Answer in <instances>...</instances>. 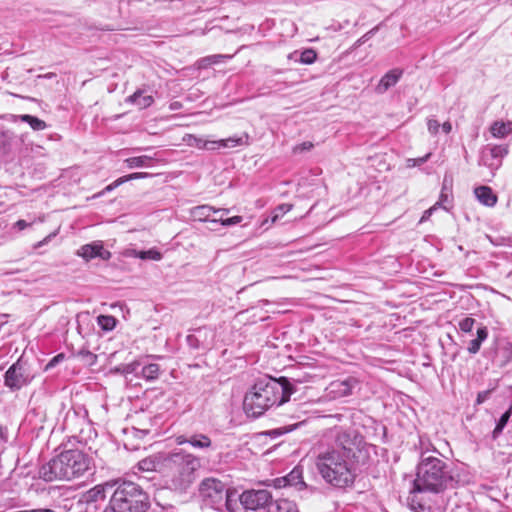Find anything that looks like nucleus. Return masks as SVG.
I'll return each mask as SVG.
<instances>
[{"instance_id":"nucleus-22","label":"nucleus","mask_w":512,"mask_h":512,"mask_svg":"<svg viewBox=\"0 0 512 512\" xmlns=\"http://www.w3.org/2000/svg\"><path fill=\"white\" fill-rule=\"evenodd\" d=\"M161 373V368L156 363H148L143 359V364L141 365L140 376L147 381H154L159 378Z\"/></svg>"},{"instance_id":"nucleus-18","label":"nucleus","mask_w":512,"mask_h":512,"mask_svg":"<svg viewBox=\"0 0 512 512\" xmlns=\"http://www.w3.org/2000/svg\"><path fill=\"white\" fill-rule=\"evenodd\" d=\"M403 75L402 69H392L388 71L379 81V84L376 87V90L378 93H384L389 88L396 85V83L399 81L401 76Z\"/></svg>"},{"instance_id":"nucleus-7","label":"nucleus","mask_w":512,"mask_h":512,"mask_svg":"<svg viewBox=\"0 0 512 512\" xmlns=\"http://www.w3.org/2000/svg\"><path fill=\"white\" fill-rule=\"evenodd\" d=\"M199 496L207 506L217 510L227 504L225 484L215 478H206L200 483Z\"/></svg>"},{"instance_id":"nucleus-41","label":"nucleus","mask_w":512,"mask_h":512,"mask_svg":"<svg viewBox=\"0 0 512 512\" xmlns=\"http://www.w3.org/2000/svg\"><path fill=\"white\" fill-rule=\"evenodd\" d=\"M147 174L146 173H132V174H129V175H126L124 177H121L119 179H117L115 182H114V186H119L120 184L126 182V181H129V180H132V179H139V178H143L145 177Z\"/></svg>"},{"instance_id":"nucleus-15","label":"nucleus","mask_w":512,"mask_h":512,"mask_svg":"<svg viewBox=\"0 0 512 512\" xmlns=\"http://www.w3.org/2000/svg\"><path fill=\"white\" fill-rule=\"evenodd\" d=\"M77 254L84 258L85 260H90L95 257H100L101 259L106 260L110 257V252L104 250L102 244L99 242L83 245L77 251Z\"/></svg>"},{"instance_id":"nucleus-29","label":"nucleus","mask_w":512,"mask_h":512,"mask_svg":"<svg viewBox=\"0 0 512 512\" xmlns=\"http://www.w3.org/2000/svg\"><path fill=\"white\" fill-rule=\"evenodd\" d=\"M20 119L23 122L28 123L30 125V127L35 131L44 130L47 127L46 123L43 120H41L35 116H32V115H28V114L21 115Z\"/></svg>"},{"instance_id":"nucleus-44","label":"nucleus","mask_w":512,"mask_h":512,"mask_svg":"<svg viewBox=\"0 0 512 512\" xmlns=\"http://www.w3.org/2000/svg\"><path fill=\"white\" fill-rule=\"evenodd\" d=\"M313 147V144L311 142H303L300 145L296 146L294 148L295 152H303L306 150H310Z\"/></svg>"},{"instance_id":"nucleus-16","label":"nucleus","mask_w":512,"mask_h":512,"mask_svg":"<svg viewBox=\"0 0 512 512\" xmlns=\"http://www.w3.org/2000/svg\"><path fill=\"white\" fill-rule=\"evenodd\" d=\"M176 443L178 445L190 444L193 448L204 449L209 448L212 444L211 439L204 434H193L189 437L180 435L176 437Z\"/></svg>"},{"instance_id":"nucleus-54","label":"nucleus","mask_w":512,"mask_h":512,"mask_svg":"<svg viewBox=\"0 0 512 512\" xmlns=\"http://www.w3.org/2000/svg\"><path fill=\"white\" fill-rule=\"evenodd\" d=\"M161 358L160 356H156V355H148L145 357V359H159Z\"/></svg>"},{"instance_id":"nucleus-25","label":"nucleus","mask_w":512,"mask_h":512,"mask_svg":"<svg viewBox=\"0 0 512 512\" xmlns=\"http://www.w3.org/2000/svg\"><path fill=\"white\" fill-rule=\"evenodd\" d=\"M490 132L495 138H504L512 133V122L495 121L490 127Z\"/></svg>"},{"instance_id":"nucleus-1","label":"nucleus","mask_w":512,"mask_h":512,"mask_svg":"<svg viewBox=\"0 0 512 512\" xmlns=\"http://www.w3.org/2000/svg\"><path fill=\"white\" fill-rule=\"evenodd\" d=\"M353 442L345 432L339 433L335 444L318 453L315 467L323 480L336 488H346L355 481V468L352 461Z\"/></svg>"},{"instance_id":"nucleus-34","label":"nucleus","mask_w":512,"mask_h":512,"mask_svg":"<svg viewBox=\"0 0 512 512\" xmlns=\"http://www.w3.org/2000/svg\"><path fill=\"white\" fill-rule=\"evenodd\" d=\"M143 364V359L135 360L131 363L125 364L122 367V373L127 374H135L136 376H139V369L141 368V365Z\"/></svg>"},{"instance_id":"nucleus-9","label":"nucleus","mask_w":512,"mask_h":512,"mask_svg":"<svg viewBox=\"0 0 512 512\" xmlns=\"http://www.w3.org/2000/svg\"><path fill=\"white\" fill-rule=\"evenodd\" d=\"M115 484L106 483L105 485H97L92 489L88 490L81 497L80 502L85 504L84 511L87 512H102L106 505V492L112 490Z\"/></svg>"},{"instance_id":"nucleus-45","label":"nucleus","mask_w":512,"mask_h":512,"mask_svg":"<svg viewBox=\"0 0 512 512\" xmlns=\"http://www.w3.org/2000/svg\"><path fill=\"white\" fill-rule=\"evenodd\" d=\"M56 233H51L49 234L48 236H46L43 240L37 242L35 245H34V248L35 249H38L40 247H42L43 245L47 244L53 237H55Z\"/></svg>"},{"instance_id":"nucleus-33","label":"nucleus","mask_w":512,"mask_h":512,"mask_svg":"<svg viewBox=\"0 0 512 512\" xmlns=\"http://www.w3.org/2000/svg\"><path fill=\"white\" fill-rule=\"evenodd\" d=\"M317 53L314 49L308 48L300 53V57L297 61L302 64H312L316 61Z\"/></svg>"},{"instance_id":"nucleus-14","label":"nucleus","mask_w":512,"mask_h":512,"mask_svg":"<svg viewBox=\"0 0 512 512\" xmlns=\"http://www.w3.org/2000/svg\"><path fill=\"white\" fill-rule=\"evenodd\" d=\"M357 384V379L349 377L345 380H336L331 382L328 390L334 398L345 397L352 394V390L357 386Z\"/></svg>"},{"instance_id":"nucleus-12","label":"nucleus","mask_w":512,"mask_h":512,"mask_svg":"<svg viewBox=\"0 0 512 512\" xmlns=\"http://www.w3.org/2000/svg\"><path fill=\"white\" fill-rule=\"evenodd\" d=\"M484 355L499 367L512 361V343L506 340H497L493 346L484 351Z\"/></svg>"},{"instance_id":"nucleus-24","label":"nucleus","mask_w":512,"mask_h":512,"mask_svg":"<svg viewBox=\"0 0 512 512\" xmlns=\"http://www.w3.org/2000/svg\"><path fill=\"white\" fill-rule=\"evenodd\" d=\"M266 512H298L297 506L294 502L287 499H279L271 501Z\"/></svg>"},{"instance_id":"nucleus-40","label":"nucleus","mask_w":512,"mask_h":512,"mask_svg":"<svg viewBox=\"0 0 512 512\" xmlns=\"http://www.w3.org/2000/svg\"><path fill=\"white\" fill-rule=\"evenodd\" d=\"M430 156H431V153H428V154L424 155L423 157L409 158L406 160V166L408 168L420 166V165L424 164L425 162H427L428 159L430 158Z\"/></svg>"},{"instance_id":"nucleus-30","label":"nucleus","mask_w":512,"mask_h":512,"mask_svg":"<svg viewBox=\"0 0 512 512\" xmlns=\"http://www.w3.org/2000/svg\"><path fill=\"white\" fill-rule=\"evenodd\" d=\"M512 415V406L502 414L500 419L498 420L496 427L493 430V438L496 439L503 431L504 427L508 423L510 417Z\"/></svg>"},{"instance_id":"nucleus-10","label":"nucleus","mask_w":512,"mask_h":512,"mask_svg":"<svg viewBox=\"0 0 512 512\" xmlns=\"http://www.w3.org/2000/svg\"><path fill=\"white\" fill-rule=\"evenodd\" d=\"M507 154L508 146L506 145H486L481 150L479 164L488 167L491 171V177H493Z\"/></svg>"},{"instance_id":"nucleus-56","label":"nucleus","mask_w":512,"mask_h":512,"mask_svg":"<svg viewBox=\"0 0 512 512\" xmlns=\"http://www.w3.org/2000/svg\"><path fill=\"white\" fill-rule=\"evenodd\" d=\"M301 424H302V422H300V423H296V425H294V427H293V428H296V427H298V426H299V425H301Z\"/></svg>"},{"instance_id":"nucleus-43","label":"nucleus","mask_w":512,"mask_h":512,"mask_svg":"<svg viewBox=\"0 0 512 512\" xmlns=\"http://www.w3.org/2000/svg\"><path fill=\"white\" fill-rule=\"evenodd\" d=\"M440 124L435 119L428 120V130L432 134H436L439 130Z\"/></svg>"},{"instance_id":"nucleus-42","label":"nucleus","mask_w":512,"mask_h":512,"mask_svg":"<svg viewBox=\"0 0 512 512\" xmlns=\"http://www.w3.org/2000/svg\"><path fill=\"white\" fill-rule=\"evenodd\" d=\"M292 204H281L275 210V215L272 218V222H275L281 215L289 212L292 209Z\"/></svg>"},{"instance_id":"nucleus-46","label":"nucleus","mask_w":512,"mask_h":512,"mask_svg":"<svg viewBox=\"0 0 512 512\" xmlns=\"http://www.w3.org/2000/svg\"><path fill=\"white\" fill-rule=\"evenodd\" d=\"M435 209H436V205L431 207V208H429L428 210L424 211V213H423V215H422V217L420 219V223L428 220L431 217V215H432V213H433V211Z\"/></svg>"},{"instance_id":"nucleus-17","label":"nucleus","mask_w":512,"mask_h":512,"mask_svg":"<svg viewBox=\"0 0 512 512\" xmlns=\"http://www.w3.org/2000/svg\"><path fill=\"white\" fill-rule=\"evenodd\" d=\"M219 212L229 213V209L221 208V209L215 210L213 207H211L209 205H201V206H197V207L193 208L191 213L195 220L208 221L211 223H218L217 218L211 219L210 217L213 213H219Z\"/></svg>"},{"instance_id":"nucleus-4","label":"nucleus","mask_w":512,"mask_h":512,"mask_svg":"<svg viewBox=\"0 0 512 512\" xmlns=\"http://www.w3.org/2000/svg\"><path fill=\"white\" fill-rule=\"evenodd\" d=\"M90 468V460L82 451L73 449L61 452L38 470L40 479L46 482L73 480L83 476Z\"/></svg>"},{"instance_id":"nucleus-55","label":"nucleus","mask_w":512,"mask_h":512,"mask_svg":"<svg viewBox=\"0 0 512 512\" xmlns=\"http://www.w3.org/2000/svg\"><path fill=\"white\" fill-rule=\"evenodd\" d=\"M295 55H297V51L290 53L289 58L294 59Z\"/></svg>"},{"instance_id":"nucleus-48","label":"nucleus","mask_w":512,"mask_h":512,"mask_svg":"<svg viewBox=\"0 0 512 512\" xmlns=\"http://www.w3.org/2000/svg\"><path fill=\"white\" fill-rule=\"evenodd\" d=\"M29 224L25 221V220H18L14 226L18 229V230H23L25 229Z\"/></svg>"},{"instance_id":"nucleus-52","label":"nucleus","mask_w":512,"mask_h":512,"mask_svg":"<svg viewBox=\"0 0 512 512\" xmlns=\"http://www.w3.org/2000/svg\"><path fill=\"white\" fill-rule=\"evenodd\" d=\"M371 33H372V31L368 32V33H367V34H365L363 37H361V38L358 40V44H362V43H364V42L367 40L368 36H369Z\"/></svg>"},{"instance_id":"nucleus-13","label":"nucleus","mask_w":512,"mask_h":512,"mask_svg":"<svg viewBox=\"0 0 512 512\" xmlns=\"http://www.w3.org/2000/svg\"><path fill=\"white\" fill-rule=\"evenodd\" d=\"M275 487L277 488H294L296 491L310 490L313 492L315 489L308 487L303 480V469L296 466L292 471L284 477L276 478L274 480Z\"/></svg>"},{"instance_id":"nucleus-21","label":"nucleus","mask_w":512,"mask_h":512,"mask_svg":"<svg viewBox=\"0 0 512 512\" xmlns=\"http://www.w3.org/2000/svg\"><path fill=\"white\" fill-rule=\"evenodd\" d=\"M488 338V329L484 325H480L476 331V338L471 340L467 346L470 354H477L480 351L482 343Z\"/></svg>"},{"instance_id":"nucleus-2","label":"nucleus","mask_w":512,"mask_h":512,"mask_svg":"<svg viewBox=\"0 0 512 512\" xmlns=\"http://www.w3.org/2000/svg\"><path fill=\"white\" fill-rule=\"evenodd\" d=\"M294 392L286 377L259 379L245 394L243 407L248 415L259 417L272 406L287 402Z\"/></svg>"},{"instance_id":"nucleus-11","label":"nucleus","mask_w":512,"mask_h":512,"mask_svg":"<svg viewBox=\"0 0 512 512\" xmlns=\"http://www.w3.org/2000/svg\"><path fill=\"white\" fill-rule=\"evenodd\" d=\"M4 378L5 386L12 391L21 389L31 381L24 364L19 360L6 371Z\"/></svg>"},{"instance_id":"nucleus-32","label":"nucleus","mask_w":512,"mask_h":512,"mask_svg":"<svg viewBox=\"0 0 512 512\" xmlns=\"http://www.w3.org/2000/svg\"><path fill=\"white\" fill-rule=\"evenodd\" d=\"M229 57L230 56L221 55V54L207 56V57H204V58H202V59H200L198 61V67L199 68H207L208 66L213 65V64H217L222 59L229 58Z\"/></svg>"},{"instance_id":"nucleus-27","label":"nucleus","mask_w":512,"mask_h":512,"mask_svg":"<svg viewBox=\"0 0 512 512\" xmlns=\"http://www.w3.org/2000/svg\"><path fill=\"white\" fill-rule=\"evenodd\" d=\"M151 162L152 157L147 155L131 157L125 160V163L129 168L150 167Z\"/></svg>"},{"instance_id":"nucleus-5","label":"nucleus","mask_w":512,"mask_h":512,"mask_svg":"<svg viewBox=\"0 0 512 512\" xmlns=\"http://www.w3.org/2000/svg\"><path fill=\"white\" fill-rule=\"evenodd\" d=\"M169 469L170 486L176 491H186L195 481L201 461L183 450L169 453L165 458Z\"/></svg>"},{"instance_id":"nucleus-31","label":"nucleus","mask_w":512,"mask_h":512,"mask_svg":"<svg viewBox=\"0 0 512 512\" xmlns=\"http://www.w3.org/2000/svg\"><path fill=\"white\" fill-rule=\"evenodd\" d=\"M117 320L110 315H100L98 317L99 326L105 331H111L115 328Z\"/></svg>"},{"instance_id":"nucleus-47","label":"nucleus","mask_w":512,"mask_h":512,"mask_svg":"<svg viewBox=\"0 0 512 512\" xmlns=\"http://www.w3.org/2000/svg\"><path fill=\"white\" fill-rule=\"evenodd\" d=\"M64 358L63 354H59L55 356L46 366V369L55 366L59 361H61Z\"/></svg>"},{"instance_id":"nucleus-37","label":"nucleus","mask_w":512,"mask_h":512,"mask_svg":"<svg viewBox=\"0 0 512 512\" xmlns=\"http://www.w3.org/2000/svg\"><path fill=\"white\" fill-rule=\"evenodd\" d=\"M220 213H221V215L218 218V222H220L223 226L236 225V224H239L242 221V217L241 216H233V217H230V218H224V215H227L228 213H223V212H220Z\"/></svg>"},{"instance_id":"nucleus-50","label":"nucleus","mask_w":512,"mask_h":512,"mask_svg":"<svg viewBox=\"0 0 512 512\" xmlns=\"http://www.w3.org/2000/svg\"><path fill=\"white\" fill-rule=\"evenodd\" d=\"M487 396H488V392L479 393L478 397H477V403H482L486 399Z\"/></svg>"},{"instance_id":"nucleus-53","label":"nucleus","mask_w":512,"mask_h":512,"mask_svg":"<svg viewBox=\"0 0 512 512\" xmlns=\"http://www.w3.org/2000/svg\"><path fill=\"white\" fill-rule=\"evenodd\" d=\"M371 33H372V31L368 32V33H367V34H365L363 37H361V38L358 40V44H362V43H364V42L367 40L368 36H369Z\"/></svg>"},{"instance_id":"nucleus-39","label":"nucleus","mask_w":512,"mask_h":512,"mask_svg":"<svg viewBox=\"0 0 512 512\" xmlns=\"http://www.w3.org/2000/svg\"><path fill=\"white\" fill-rule=\"evenodd\" d=\"M78 355L90 366L94 365L97 361V355L90 352L89 350H80Z\"/></svg>"},{"instance_id":"nucleus-38","label":"nucleus","mask_w":512,"mask_h":512,"mask_svg":"<svg viewBox=\"0 0 512 512\" xmlns=\"http://www.w3.org/2000/svg\"><path fill=\"white\" fill-rule=\"evenodd\" d=\"M410 507L413 512H440L439 510L426 507L419 502L414 500V496L411 498Z\"/></svg>"},{"instance_id":"nucleus-26","label":"nucleus","mask_w":512,"mask_h":512,"mask_svg":"<svg viewBox=\"0 0 512 512\" xmlns=\"http://www.w3.org/2000/svg\"><path fill=\"white\" fill-rule=\"evenodd\" d=\"M129 256L140 258L142 260H154L159 261L162 259V254L156 249H149L147 251L131 250Z\"/></svg>"},{"instance_id":"nucleus-23","label":"nucleus","mask_w":512,"mask_h":512,"mask_svg":"<svg viewBox=\"0 0 512 512\" xmlns=\"http://www.w3.org/2000/svg\"><path fill=\"white\" fill-rule=\"evenodd\" d=\"M126 102L135 104L140 109H145L152 105L154 99L151 95H144L142 90H137L127 97Z\"/></svg>"},{"instance_id":"nucleus-35","label":"nucleus","mask_w":512,"mask_h":512,"mask_svg":"<svg viewBox=\"0 0 512 512\" xmlns=\"http://www.w3.org/2000/svg\"><path fill=\"white\" fill-rule=\"evenodd\" d=\"M476 323V320L472 317H465L458 322L459 329L464 333H470L473 330V327Z\"/></svg>"},{"instance_id":"nucleus-6","label":"nucleus","mask_w":512,"mask_h":512,"mask_svg":"<svg viewBox=\"0 0 512 512\" xmlns=\"http://www.w3.org/2000/svg\"><path fill=\"white\" fill-rule=\"evenodd\" d=\"M106 512H146L149 507L148 495L139 484L123 481L116 484Z\"/></svg>"},{"instance_id":"nucleus-3","label":"nucleus","mask_w":512,"mask_h":512,"mask_svg":"<svg viewBox=\"0 0 512 512\" xmlns=\"http://www.w3.org/2000/svg\"><path fill=\"white\" fill-rule=\"evenodd\" d=\"M455 487V480L448 464L433 455L423 452L416 468L411 494H441Z\"/></svg>"},{"instance_id":"nucleus-36","label":"nucleus","mask_w":512,"mask_h":512,"mask_svg":"<svg viewBox=\"0 0 512 512\" xmlns=\"http://www.w3.org/2000/svg\"><path fill=\"white\" fill-rule=\"evenodd\" d=\"M138 468L139 470L147 472L155 471L157 468V462L151 457L145 458L138 463Z\"/></svg>"},{"instance_id":"nucleus-51","label":"nucleus","mask_w":512,"mask_h":512,"mask_svg":"<svg viewBox=\"0 0 512 512\" xmlns=\"http://www.w3.org/2000/svg\"><path fill=\"white\" fill-rule=\"evenodd\" d=\"M26 512H54V511L52 509H48V508H39V509L26 510Z\"/></svg>"},{"instance_id":"nucleus-19","label":"nucleus","mask_w":512,"mask_h":512,"mask_svg":"<svg viewBox=\"0 0 512 512\" xmlns=\"http://www.w3.org/2000/svg\"><path fill=\"white\" fill-rule=\"evenodd\" d=\"M477 200L488 207H493L497 203V195L488 186H479L474 189Z\"/></svg>"},{"instance_id":"nucleus-8","label":"nucleus","mask_w":512,"mask_h":512,"mask_svg":"<svg viewBox=\"0 0 512 512\" xmlns=\"http://www.w3.org/2000/svg\"><path fill=\"white\" fill-rule=\"evenodd\" d=\"M271 501L272 495L266 489L246 490L240 495V503L246 511L266 512Z\"/></svg>"},{"instance_id":"nucleus-57","label":"nucleus","mask_w":512,"mask_h":512,"mask_svg":"<svg viewBox=\"0 0 512 512\" xmlns=\"http://www.w3.org/2000/svg\"><path fill=\"white\" fill-rule=\"evenodd\" d=\"M81 512H87V511H84V510H83V511H81ZM102 512H106V511H105V510H103Z\"/></svg>"},{"instance_id":"nucleus-28","label":"nucleus","mask_w":512,"mask_h":512,"mask_svg":"<svg viewBox=\"0 0 512 512\" xmlns=\"http://www.w3.org/2000/svg\"><path fill=\"white\" fill-rule=\"evenodd\" d=\"M242 144V138L240 137H229L221 140H213L214 151L222 148H233Z\"/></svg>"},{"instance_id":"nucleus-20","label":"nucleus","mask_w":512,"mask_h":512,"mask_svg":"<svg viewBox=\"0 0 512 512\" xmlns=\"http://www.w3.org/2000/svg\"><path fill=\"white\" fill-rule=\"evenodd\" d=\"M183 142L190 147L214 151V145H212L213 140L204 139L193 134H185L183 136Z\"/></svg>"},{"instance_id":"nucleus-49","label":"nucleus","mask_w":512,"mask_h":512,"mask_svg":"<svg viewBox=\"0 0 512 512\" xmlns=\"http://www.w3.org/2000/svg\"><path fill=\"white\" fill-rule=\"evenodd\" d=\"M441 127L446 134L450 133L452 130V125L450 122H444Z\"/></svg>"}]
</instances>
